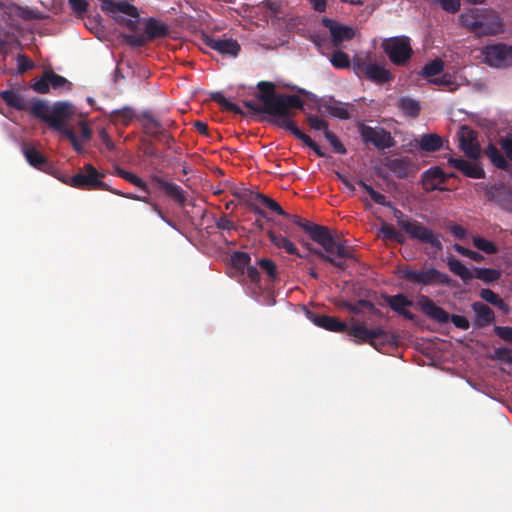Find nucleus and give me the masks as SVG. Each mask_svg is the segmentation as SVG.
I'll return each instance as SVG.
<instances>
[{
    "label": "nucleus",
    "instance_id": "obj_1",
    "mask_svg": "<svg viewBox=\"0 0 512 512\" xmlns=\"http://www.w3.org/2000/svg\"><path fill=\"white\" fill-rule=\"evenodd\" d=\"M265 110L270 116V122L277 127L289 130L294 136L302 140L307 146L314 147V141L302 133L293 121L294 109H300L303 101L297 95L273 97L264 95Z\"/></svg>",
    "mask_w": 512,
    "mask_h": 512
},
{
    "label": "nucleus",
    "instance_id": "obj_19",
    "mask_svg": "<svg viewBox=\"0 0 512 512\" xmlns=\"http://www.w3.org/2000/svg\"><path fill=\"white\" fill-rule=\"evenodd\" d=\"M323 24L329 29L334 45H340L355 36V30L352 27L338 24L331 19H323Z\"/></svg>",
    "mask_w": 512,
    "mask_h": 512
},
{
    "label": "nucleus",
    "instance_id": "obj_6",
    "mask_svg": "<svg viewBox=\"0 0 512 512\" xmlns=\"http://www.w3.org/2000/svg\"><path fill=\"white\" fill-rule=\"evenodd\" d=\"M381 46L395 65H405L413 53L410 39L404 35L384 39Z\"/></svg>",
    "mask_w": 512,
    "mask_h": 512
},
{
    "label": "nucleus",
    "instance_id": "obj_30",
    "mask_svg": "<svg viewBox=\"0 0 512 512\" xmlns=\"http://www.w3.org/2000/svg\"><path fill=\"white\" fill-rule=\"evenodd\" d=\"M269 239L279 249H284L289 254H297L298 249L296 246L286 237L277 235L274 232H268Z\"/></svg>",
    "mask_w": 512,
    "mask_h": 512
},
{
    "label": "nucleus",
    "instance_id": "obj_5",
    "mask_svg": "<svg viewBox=\"0 0 512 512\" xmlns=\"http://www.w3.org/2000/svg\"><path fill=\"white\" fill-rule=\"evenodd\" d=\"M285 216L290 217L296 225L303 228L310 235L313 241L318 243L328 252H331L335 249L339 254L346 255L343 247L335 243V238L331 235L327 227L316 225L310 222H304L300 217L296 215L290 216L286 214Z\"/></svg>",
    "mask_w": 512,
    "mask_h": 512
},
{
    "label": "nucleus",
    "instance_id": "obj_20",
    "mask_svg": "<svg viewBox=\"0 0 512 512\" xmlns=\"http://www.w3.org/2000/svg\"><path fill=\"white\" fill-rule=\"evenodd\" d=\"M445 180L444 172L439 167H432L424 173L422 183L426 191L442 190L441 185Z\"/></svg>",
    "mask_w": 512,
    "mask_h": 512
},
{
    "label": "nucleus",
    "instance_id": "obj_32",
    "mask_svg": "<svg viewBox=\"0 0 512 512\" xmlns=\"http://www.w3.org/2000/svg\"><path fill=\"white\" fill-rule=\"evenodd\" d=\"M23 153L29 164L36 168H40L45 163L44 156L34 147L25 145L23 147Z\"/></svg>",
    "mask_w": 512,
    "mask_h": 512
},
{
    "label": "nucleus",
    "instance_id": "obj_8",
    "mask_svg": "<svg viewBox=\"0 0 512 512\" xmlns=\"http://www.w3.org/2000/svg\"><path fill=\"white\" fill-rule=\"evenodd\" d=\"M398 224L405 230L412 238H415L423 243H428L435 251L441 250L442 245L438 235L434 234L430 229L423 226L421 223L403 218V215L397 211Z\"/></svg>",
    "mask_w": 512,
    "mask_h": 512
},
{
    "label": "nucleus",
    "instance_id": "obj_57",
    "mask_svg": "<svg viewBox=\"0 0 512 512\" xmlns=\"http://www.w3.org/2000/svg\"><path fill=\"white\" fill-rule=\"evenodd\" d=\"M69 4L73 11H75L78 14L86 12L88 7V3L86 0H69Z\"/></svg>",
    "mask_w": 512,
    "mask_h": 512
},
{
    "label": "nucleus",
    "instance_id": "obj_44",
    "mask_svg": "<svg viewBox=\"0 0 512 512\" xmlns=\"http://www.w3.org/2000/svg\"><path fill=\"white\" fill-rule=\"evenodd\" d=\"M331 63L336 68H347L350 65L348 55L342 51H336L332 54Z\"/></svg>",
    "mask_w": 512,
    "mask_h": 512
},
{
    "label": "nucleus",
    "instance_id": "obj_26",
    "mask_svg": "<svg viewBox=\"0 0 512 512\" xmlns=\"http://www.w3.org/2000/svg\"><path fill=\"white\" fill-rule=\"evenodd\" d=\"M387 166L399 178L407 177L411 170L410 162L405 158L391 159Z\"/></svg>",
    "mask_w": 512,
    "mask_h": 512
},
{
    "label": "nucleus",
    "instance_id": "obj_11",
    "mask_svg": "<svg viewBox=\"0 0 512 512\" xmlns=\"http://www.w3.org/2000/svg\"><path fill=\"white\" fill-rule=\"evenodd\" d=\"M400 276L411 283L422 285H429L435 282L447 284L449 282L448 276L436 269L412 270L404 268L400 271Z\"/></svg>",
    "mask_w": 512,
    "mask_h": 512
},
{
    "label": "nucleus",
    "instance_id": "obj_46",
    "mask_svg": "<svg viewBox=\"0 0 512 512\" xmlns=\"http://www.w3.org/2000/svg\"><path fill=\"white\" fill-rule=\"evenodd\" d=\"M465 175L472 178H482L484 176V171L482 168L477 166L475 163L467 162L466 165L461 170Z\"/></svg>",
    "mask_w": 512,
    "mask_h": 512
},
{
    "label": "nucleus",
    "instance_id": "obj_51",
    "mask_svg": "<svg viewBox=\"0 0 512 512\" xmlns=\"http://www.w3.org/2000/svg\"><path fill=\"white\" fill-rule=\"evenodd\" d=\"M232 262L237 268H244L250 262V256L244 252H237L232 257Z\"/></svg>",
    "mask_w": 512,
    "mask_h": 512
},
{
    "label": "nucleus",
    "instance_id": "obj_36",
    "mask_svg": "<svg viewBox=\"0 0 512 512\" xmlns=\"http://www.w3.org/2000/svg\"><path fill=\"white\" fill-rule=\"evenodd\" d=\"M473 274L474 278L483 280L487 283L496 281L500 277V272L498 270L488 268H475Z\"/></svg>",
    "mask_w": 512,
    "mask_h": 512
},
{
    "label": "nucleus",
    "instance_id": "obj_55",
    "mask_svg": "<svg viewBox=\"0 0 512 512\" xmlns=\"http://www.w3.org/2000/svg\"><path fill=\"white\" fill-rule=\"evenodd\" d=\"M495 333L503 340L512 342V327H494Z\"/></svg>",
    "mask_w": 512,
    "mask_h": 512
},
{
    "label": "nucleus",
    "instance_id": "obj_28",
    "mask_svg": "<svg viewBox=\"0 0 512 512\" xmlns=\"http://www.w3.org/2000/svg\"><path fill=\"white\" fill-rule=\"evenodd\" d=\"M449 269L463 281L467 282L474 278L473 271L468 269L460 260L452 257L448 259Z\"/></svg>",
    "mask_w": 512,
    "mask_h": 512
},
{
    "label": "nucleus",
    "instance_id": "obj_14",
    "mask_svg": "<svg viewBox=\"0 0 512 512\" xmlns=\"http://www.w3.org/2000/svg\"><path fill=\"white\" fill-rule=\"evenodd\" d=\"M346 332L353 337L356 343L368 342L376 347V339L385 336L382 328L368 329L364 324H354L347 326Z\"/></svg>",
    "mask_w": 512,
    "mask_h": 512
},
{
    "label": "nucleus",
    "instance_id": "obj_31",
    "mask_svg": "<svg viewBox=\"0 0 512 512\" xmlns=\"http://www.w3.org/2000/svg\"><path fill=\"white\" fill-rule=\"evenodd\" d=\"M0 97L5 103L13 108L22 110L26 108L22 96L14 90H5L0 92Z\"/></svg>",
    "mask_w": 512,
    "mask_h": 512
},
{
    "label": "nucleus",
    "instance_id": "obj_53",
    "mask_svg": "<svg viewBox=\"0 0 512 512\" xmlns=\"http://www.w3.org/2000/svg\"><path fill=\"white\" fill-rule=\"evenodd\" d=\"M309 125L315 130H322L324 134L329 131L327 123L317 116H311L308 119Z\"/></svg>",
    "mask_w": 512,
    "mask_h": 512
},
{
    "label": "nucleus",
    "instance_id": "obj_2",
    "mask_svg": "<svg viewBox=\"0 0 512 512\" xmlns=\"http://www.w3.org/2000/svg\"><path fill=\"white\" fill-rule=\"evenodd\" d=\"M459 21L478 37L493 36L504 31L502 18L493 10L470 9L459 16Z\"/></svg>",
    "mask_w": 512,
    "mask_h": 512
},
{
    "label": "nucleus",
    "instance_id": "obj_60",
    "mask_svg": "<svg viewBox=\"0 0 512 512\" xmlns=\"http://www.w3.org/2000/svg\"><path fill=\"white\" fill-rule=\"evenodd\" d=\"M451 321L458 328L467 329L469 327V321L464 316L453 315Z\"/></svg>",
    "mask_w": 512,
    "mask_h": 512
},
{
    "label": "nucleus",
    "instance_id": "obj_29",
    "mask_svg": "<svg viewBox=\"0 0 512 512\" xmlns=\"http://www.w3.org/2000/svg\"><path fill=\"white\" fill-rule=\"evenodd\" d=\"M239 196L241 197H244L246 195H249V200H257L259 201L260 203H262L263 205H265L266 207H268L269 209H271L272 211H275L276 213L280 214V215H286V213L284 212V210L279 206V204L268 198L267 196L263 195V194H260V193H253V192H244L243 194H238Z\"/></svg>",
    "mask_w": 512,
    "mask_h": 512
},
{
    "label": "nucleus",
    "instance_id": "obj_24",
    "mask_svg": "<svg viewBox=\"0 0 512 512\" xmlns=\"http://www.w3.org/2000/svg\"><path fill=\"white\" fill-rule=\"evenodd\" d=\"M156 181L159 184V187L174 201L180 204L185 202L186 197L184 191L179 186L159 178H157Z\"/></svg>",
    "mask_w": 512,
    "mask_h": 512
},
{
    "label": "nucleus",
    "instance_id": "obj_61",
    "mask_svg": "<svg viewBox=\"0 0 512 512\" xmlns=\"http://www.w3.org/2000/svg\"><path fill=\"white\" fill-rule=\"evenodd\" d=\"M500 204L508 211H512V191H506L500 200Z\"/></svg>",
    "mask_w": 512,
    "mask_h": 512
},
{
    "label": "nucleus",
    "instance_id": "obj_3",
    "mask_svg": "<svg viewBox=\"0 0 512 512\" xmlns=\"http://www.w3.org/2000/svg\"><path fill=\"white\" fill-rule=\"evenodd\" d=\"M73 107L69 102H57L51 106L46 122L54 129L60 131L72 143L75 150L81 149L75 133L66 127V121L73 115Z\"/></svg>",
    "mask_w": 512,
    "mask_h": 512
},
{
    "label": "nucleus",
    "instance_id": "obj_37",
    "mask_svg": "<svg viewBox=\"0 0 512 512\" xmlns=\"http://www.w3.org/2000/svg\"><path fill=\"white\" fill-rule=\"evenodd\" d=\"M399 108L409 116H416L420 111L419 103L416 100L408 97L400 99Z\"/></svg>",
    "mask_w": 512,
    "mask_h": 512
},
{
    "label": "nucleus",
    "instance_id": "obj_15",
    "mask_svg": "<svg viewBox=\"0 0 512 512\" xmlns=\"http://www.w3.org/2000/svg\"><path fill=\"white\" fill-rule=\"evenodd\" d=\"M461 150L470 158L476 159L480 155V146L476 140V133L466 126H462L458 132Z\"/></svg>",
    "mask_w": 512,
    "mask_h": 512
},
{
    "label": "nucleus",
    "instance_id": "obj_9",
    "mask_svg": "<svg viewBox=\"0 0 512 512\" xmlns=\"http://www.w3.org/2000/svg\"><path fill=\"white\" fill-rule=\"evenodd\" d=\"M483 62L490 67L504 69L512 67V45L497 43L482 50Z\"/></svg>",
    "mask_w": 512,
    "mask_h": 512
},
{
    "label": "nucleus",
    "instance_id": "obj_47",
    "mask_svg": "<svg viewBox=\"0 0 512 512\" xmlns=\"http://www.w3.org/2000/svg\"><path fill=\"white\" fill-rule=\"evenodd\" d=\"M380 233L384 238L401 241L400 234L396 231V229L387 223H383L380 228Z\"/></svg>",
    "mask_w": 512,
    "mask_h": 512
},
{
    "label": "nucleus",
    "instance_id": "obj_18",
    "mask_svg": "<svg viewBox=\"0 0 512 512\" xmlns=\"http://www.w3.org/2000/svg\"><path fill=\"white\" fill-rule=\"evenodd\" d=\"M417 306L427 316L439 323H446L449 320V315L441 307L435 305V303L427 296L420 295L417 298Z\"/></svg>",
    "mask_w": 512,
    "mask_h": 512
},
{
    "label": "nucleus",
    "instance_id": "obj_62",
    "mask_svg": "<svg viewBox=\"0 0 512 512\" xmlns=\"http://www.w3.org/2000/svg\"><path fill=\"white\" fill-rule=\"evenodd\" d=\"M430 82L439 86H447L452 83L451 76L448 74H444L441 77L430 79Z\"/></svg>",
    "mask_w": 512,
    "mask_h": 512
},
{
    "label": "nucleus",
    "instance_id": "obj_12",
    "mask_svg": "<svg viewBox=\"0 0 512 512\" xmlns=\"http://www.w3.org/2000/svg\"><path fill=\"white\" fill-rule=\"evenodd\" d=\"M50 86L59 91L71 90V83L66 78L53 71H45L42 77L36 80L32 85L33 89L41 94L48 93Z\"/></svg>",
    "mask_w": 512,
    "mask_h": 512
},
{
    "label": "nucleus",
    "instance_id": "obj_7",
    "mask_svg": "<svg viewBox=\"0 0 512 512\" xmlns=\"http://www.w3.org/2000/svg\"><path fill=\"white\" fill-rule=\"evenodd\" d=\"M352 65L358 75H365L373 82L382 84L392 79L391 73L384 66L373 62L369 55L356 56Z\"/></svg>",
    "mask_w": 512,
    "mask_h": 512
},
{
    "label": "nucleus",
    "instance_id": "obj_42",
    "mask_svg": "<svg viewBox=\"0 0 512 512\" xmlns=\"http://www.w3.org/2000/svg\"><path fill=\"white\" fill-rule=\"evenodd\" d=\"M342 307L348 309L349 311H351L352 313H355V314L361 313L363 311V309H368L371 311L375 309L374 305L371 302L366 301V300H360L356 304L344 302L342 304Z\"/></svg>",
    "mask_w": 512,
    "mask_h": 512
},
{
    "label": "nucleus",
    "instance_id": "obj_4",
    "mask_svg": "<svg viewBox=\"0 0 512 512\" xmlns=\"http://www.w3.org/2000/svg\"><path fill=\"white\" fill-rule=\"evenodd\" d=\"M101 9L117 23L135 31L139 21V13L135 6L127 2L100 0Z\"/></svg>",
    "mask_w": 512,
    "mask_h": 512
},
{
    "label": "nucleus",
    "instance_id": "obj_59",
    "mask_svg": "<svg viewBox=\"0 0 512 512\" xmlns=\"http://www.w3.org/2000/svg\"><path fill=\"white\" fill-rule=\"evenodd\" d=\"M480 296L485 301L495 304L498 301L499 296L490 289H482Z\"/></svg>",
    "mask_w": 512,
    "mask_h": 512
},
{
    "label": "nucleus",
    "instance_id": "obj_34",
    "mask_svg": "<svg viewBox=\"0 0 512 512\" xmlns=\"http://www.w3.org/2000/svg\"><path fill=\"white\" fill-rule=\"evenodd\" d=\"M167 33L165 25L156 20L150 19L146 23V34L149 39L164 36Z\"/></svg>",
    "mask_w": 512,
    "mask_h": 512
},
{
    "label": "nucleus",
    "instance_id": "obj_64",
    "mask_svg": "<svg viewBox=\"0 0 512 512\" xmlns=\"http://www.w3.org/2000/svg\"><path fill=\"white\" fill-rule=\"evenodd\" d=\"M467 162H468V161H466V160H464V159H462V158H454V157H450V158L448 159V163H449L452 167H454V168H456V169H458V170H460V171L463 169V167L466 165V163H467Z\"/></svg>",
    "mask_w": 512,
    "mask_h": 512
},
{
    "label": "nucleus",
    "instance_id": "obj_43",
    "mask_svg": "<svg viewBox=\"0 0 512 512\" xmlns=\"http://www.w3.org/2000/svg\"><path fill=\"white\" fill-rule=\"evenodd\" d=\"M473 244L477 249L487 254H494L497 251L495 245L492 242L478 236L473 237Z\"/></svg>",
    "mask_w": 512,
    "mask_h": 512
},
{
    "label": "nucleus",
    "instance_id": "obj_63",
    "mask_svg": "<svg viewBox=\"0 0 512 512\" xmlns=\"http://www.w3.org/2000/svg\"><path fill=\"white\" fill-rule=\"evenodd\" d=\"M370 197L375 203L379 205L390 206V203L386 201L385 196L375 190L370 194Z\"/></svg>",
    "mask_w": 512,
    "mask_h": 512
},
{
    "label": "nucleus",
    "instance_id": "obj_13",
    "mask_svg": "<svg viewBox=\"0 0 512 512\" xmlns=\"http://www.w3.org/2000/svg\"><path fill=\"white\" fill-rule=\"evenodd\" d=\"M360 134L364 142L372 143L378 149L389 148L393 145V139L389 132L381 127L362 125Z\"/></svg>",
    "mask_w": 512,
    "mask_h": 512
},
{
    "label": "nucleus",
    "instance_id": "obj_16",
    "mask_svg": "<svg viewBox=\"0 0 512 512\" xmlns=\"http://www.w3.org/2000/svg\"><path fill=\"white\" fill-rule=\"evenodd\" d=\"M204 42L208 47L223 55L235 57L240 51V45L232 38L206 36Z\"/></svg>",
    "mask_w": 512,
    "mask_h": 512
},
{
    "label": "nucleus",
    "instance_id": "obj_41",
    "mask_svg": "<svg viewBox=\"0 0 512 512\" xmlns=\"http://www.w3.org/2000/svg\"><path fill=\"white\" fill-rule=\"evenodd\" d=\"M117 173L120 177L127 180L131 184L141 188L144 191H147L146 183L141 178H139L137 175H135L131 172L125 171L123 169H118Z\"/></svg>",
    "mask_w": 512,
    "mask_h": 512
},
{
    "label": "nucleus",
    "instance_id": "obj_25",
    "mask_svg": "<svg viewBox=\"0 0 512 512\" xmlns=\"http://www.w3.org/2000/svg\"><path fill=\"white\" fill-rule=\"evenodd\" d=\"M420 148L426 152H434L442 147V139L437 134H423L419 139Z\"/></svg>",
    "mask_w": 512,
    "mask_h": 512
},
{
    "label": "nucleus",
    "instance_id": "obj_33",
    "mask_svg": "<svg viewBox=\"0 0 512 512\" xmlns=\"http://www.w3.org/2000/svg\"><path fill=\"white\" fill-rule=\"evenodd\" d=\"M134 118V111L129 107L115 110L111 113V120L114 123L128 125Z\"/></svg>",
    "mask_w": 512,
    "mask_h": 512
},
{
    "label": "nucleus",
    "instance_id": "obj_48",
    "mask_svg": "<svg viewBox=\"0 0 512 512\" xmlns=\"http://www.w3.org/2000/svg\"><path fill=\"white\" fill-rule=\"evenodd\" d=\"M325 138L327 139V141H329V143L332 145V147L334 148V150L337 152V153H340V154H345L346 153V149L345 147L343 146V144L338 140V138L336 137V135L334 133H332L330 130L329 131H326L325 133Z\"/></svg>",
    "mask_w": 512,
    "mask_h": 512
},
{
    "label": "nucleus",
    "instance_id": "obj_35",
    "mask_svg": "<svg viewBox=\"0 0 512 512\" xmlns=\"http://www.w3.org/2000/svg\"><path fill=\"white\" fill-rule=\"evenodd\" d=\"M485 153L496 167L501 169H505L507 167L508 163L506 159L494 145L490 144L486 148Z\"/></svg>",
    "mask_w": 512,
    "mask_h": 512
},
{
    "label": "nucleus",
    "instance_id": "obj_58",
    "mask_svg": "<svg viewBox=\"0 0 512 512\" xmlns=\"http://www.w3.org/2000/svg\"><path fill=\"white\" fill-rule=\"evenodd\" d=\"M441 6L448 12H456L460 8V0H441Z\"/></svg>",
    "mask_w": 512,
    "mask_h": 512
},
{
    "label": "nucleus",
    "instance_id": "obj_52",
    "mask_svg": "<svg viewBox=\"0 0 512 512\" xmlns=\"http://www.w3.org/2000/svg\"><path fill=\"white\" fill-rule=\"evenodd\" d=\"M501 148L504 150L506 156L512 161V134L505 135L499 140Z\"/></svg>",
    "mask_w": 512,
    "mask_h": 512
},
{
    "label": "nucleus",
    "instance_id": "obj_10",
    "mask_svg": "<svg viewBox=\"0 0 512 512\" xmlns=\"http://www.w3.org/2000/svg\"><path fill=\"white\" fill-rule=\"evenodd\" d=\"M104 175L98 172L92 165L87 164L82 170L71 177L67 182L70 186L80 189H107L102 182Z\"/></svg>",
    "mask_w": 512,
    "mask_h": 512
},
{
    "label": "nucleus",
    "instance_id": "obj_21",
    "mask_svg": "<svg viewBox=\"0 0 512 512\" xmlns=\"http://www.w3.org/2000/svg\"><path fill=\"white\" fill-rule=\"evenodd\" d=\"M385 300L392 310L399 313L409 320L414 319V315L407 310V307L412 305V302L405 296L398 294L395 296H386Z\"/></svg>",
    "mask_w": 512,
    "mask_h": 512
},
{
    "label": "nucleus",
    "instance_id": "obj_22",
    "mask_svg": "<svg viewBox=\"0 0 512 512\" xmlns=\"http://www.w3.org/2000/svg\"><path fill=\"white\" fill-rule=\"evenodd\" d=\"M258 87H259V89L262 90V93H260L258 95V99L262 102V105L261 106H257L252 101H245L244 102V105L247 108H249V109H251V110H253L255 112L267 113V111L265 110V101L262 98L264 95L273 96V97L285 96L284 94H280V95L275 94L273 92L274 85L272 83L260 82L258 84Z\"/></svg>",
    "mask_w": 512,
    "mask_h": 512
},
{
    "label": "nucleus",
    "instance_id": "obj_54",
    "mask_svg": "<svg viewBox=\"0 0 512 512\" xmlns=\"http://www.w3.org/2000/svg\"><path fill=\"white\" fill-rule=\"evenodd\" d=\"M17 64L19 73H23L34 66L33 62L25 55H19L17 57Z\"/></svg>",
    "mask_w": 512,
    "mask_h": 512
},
{
    "label": "nucleus",
    "instance_id": "obj_49",
    "mask_svg": "<svg viewBox=\"0 0 512 512\" xmlns=\"http://www.w3.org/2000/svg\"><path fill=\"white\" fill-rule=\"evenodd\" d=\"M454 249L461 255L463 256H466V257H469L471 258L472 260L476 261V262H481L484 257L478 253V252H475V251H471L459 244H455L454 245Z\"/></svg>",
    "mask_w": 512,
    "mask_h": 512
},
{
    "label": "nucleus",
    "instance_id": "obj_27",
    "mask_svg": "<svg viewBox=\"0 0 512 512\" xmlns=\"http://www.w3.org/2000/svg\"><path fill=\"white\" fill-rule=\"evenodd\" d=\"M324 108L333 117L340 119H348L350 117L348 104L331 100L324 105Z\"/></svg>",
    "mask_w": 512,
    "mask_h": 512
},
{
    "label": "nucleus",
    "instance_id": "obj_45",
    "mask_svg": "<svg viewBox=\"0 0 512 512\" xmlns=\"http://www.w3.org/2000/svg\"><path fill=\"white\" fill-rule=\"evenodd\" d=\"M213 100H215L218 104H220L224 109L228 111H232L234 113L241 114V109L235 105L234 103L230 102L228 99L223 97L220 93H216L213 95Z\"/></svg>",
    "mask_w": 512,
    "mask_h": 512
},
{
    "label": "nucleus",
    "instance_id": "obj_23",
    "mask_svg": "<svg viewBox=\"0 0 512 512\" xmlns=\"http://www.w3.org/2000/svg\"><path fill=\"white\" fill-rule=\"evenodd\" d=\"M314 323L322 328H325L334 332H344L347 329V325L344 322L330 316H318L314 319Z\"/></svg>",
    "mask_w": 512,
    "mask_h": 512
},
{
    "label": "nucleus",
    "instance_id": "obj_38",
    "mask_svg": "<svg viewBox=\"0 0 512 512\" xmlns=\"http://www.w3.org/2000/svg\"><path fill=\"white\" fill-rule=\"evenodd\" d=\"M443 68H444L443 61L440 59H435V60L427 63L423 67V69L421 71V75L425 78H430V77L440 74L442 72Z\"/></svg>",
    "mask_w": 512,
    "mask_h": 512
},
{
    "label": "nucleus",
    "instance_id": "obj_40",
    "mask_svg": "<svg viewBox=\"0 0 512 512\" xmlns=\"http://www.w3.org/2000/svg\"><path fill=\"white\" fill-rule=\"evenodd\" d=\"M50 108L51 106L41 100L32 102L30 106L31 113L45 122L48 117Z\"/></svg>",
    "mask_w": 512,
    "mask_h": 512
},
{
    "label": "nucleus",
    "instance_id": "obj_56",
    "mask_svg": "<svg viewBox=\"0 0 512 512\" xmlns=\"http://www.w3.org/2000/svg\"><path fill=\"white\" fill-rule=\"evenodd\" d=\"M79 125L81 127V138H77L78 141L81 143V151L83 149V143L88 141L91 138L92 131L91 129L82 121L79 122Z\"/></svg>",
    "mask_w": 512,
    "mask_h": 512
},
{
    "label": "nucleus",
    "instance_id": "obj_50",
    "mask_svg": "<svg viewBox=\"0 0 512 512\" xmlns=\"http://www.w3.org/2000/svg\"><path fill=\"white\" fill-rule=\"evenodd\" d=\"M258 263L261 269L265 271L271 279L276 278V265L274 262L264 258L260 259Z\"/></svg>",
    "mask_w": 512,
    "mask_h": 512
},
{
    "label": "nucleus",
    "instance_id": "obj_17",
    "mask_svg": "<svg viewBox=\"0 0 512 512\" xmlns=\"http://www.w3.org/2000/svg\"><path fill=\"white\" fill-rule=\"evenodd\" d=\"M335 243L337 245H340L343 247L346 255L339 254L337 252V250H335V249L331 252H328L324 248H323V250H319L317 248H310V252L312 254L318 256L322 260L327 261L340 269H344V267H345L344 263L342 260H339V259L352 258L351 251H350L349 247L344 242H340L335 239Z\"/></svg>",
    "mask_w": 512,
    "mask_h": 512
},
{
    "label": "nucleus",
    "instance_id": "obj_39",
    "mask_svg": "<svg viewBox=\"0 0 512 512\" xmlns=\"http://www.w3.org/2000/svg\"><path fill=\"white\" fill-rule=\"evenodd\" d=\"M473 310L477 314L479 321L490 323L494 318L493 311L485 304L477 302L473 304Z\"/></svg>",
    "mask_w": 512,
    "mask_h": 512
}]
</instances>
